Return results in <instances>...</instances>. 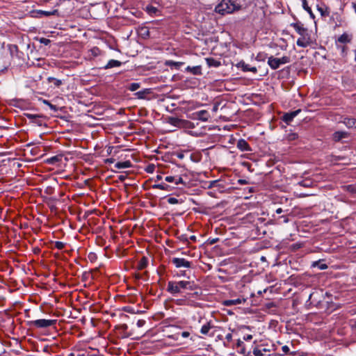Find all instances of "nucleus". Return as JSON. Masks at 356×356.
<instances>
[{
    "label": "nucleus",
    "instance_id": "79ce46f5",
    "mask_svg": "<svg viewBox=\"0 0 356 356\" xmlns=\"http://www.w3.org/2000/svg\"><path fill=\"white\" fill-rule=\"evenodd\" d=\"M253 354H254V356H263L261 350H259L257 348H254L253 350Z\"/></svg>",
    "mask_w": 356,
    "mask_h": 356
},
{
    "label": "nucleus",
    "instance_id": "4be33fe9",
    "mask_svg": "<svg viewBox=\"0 0 356 356\" xmlns=\"http://www.w3.org/2000/svg\"><path fill=\"white\" fill-rule=\"evenodd\" d=\"M317 9L320 12L321 16H323V17L329 16L330 10L326 6H325V5L322 6H318Z\"/></svg>",
    "mask_w": 356,
    "mask_h": 356
},
{
    "label": "nucleus",
    "instance_id": "9d476101",
    "mask_svg": "<svg viewBox=\"0 0 356 356\" xmlns=\"http://www.w3.org/2000/svg\"><path fill=\"white\" fill-rule=\"evenodd\" d=\"M237 147L241 150V151H247V152H250L252 151V149L250 148L249 144L248 143V142L244 140V139H240L238 140L237 142V145H236Z\"/></svg>",
    "mask_w": 356,
    "mask_h": 356
},
{
    "label": "nucleus",
    "instance_id": "c9c22d12",
    "mask_svg": "<svg viewBox=\"0 0 356 356\" xmlns=\"http://www.w3.org/2000/svg\"><path fill=\"white\" fill-rule=\"evenodd\" d=\"M65 244L61 241H56L54 243V247L57 248L58 250H62L64 248Z\"/></svg>",
    "mask_w": 356,
    "mask_h": 356
},
{
    "label": "nucleus",
    "instance_id": "1a4fd4ad",
    "mask_svg": "<svg viewBox=\"0 0 356 356\" xmlns=\"http://www.w3.org/2000/svg\"><path fill=\"white\" fill-rule=\"evenodd\" d=\"M300 112H301V110L298 109L294 111L286 113L282 116V120L289 124L293 120V118Z\"/></svg>",
    "mask_w": 356,
    "mask_h": 356
},
{
    "label": "nucleus",
    "instance_id": "2f4dec72",
    "mask_svg": "<svg viewBox=\"0 0 356 356\" xmlns=\"http://www.w3.org/2000/svg\"><path fill=\"white\" fill-rule=\"evenodd\" d=\"M60 159H61V156H58V155H56V156H54L48 159L47 160V163H49V164H55L57 162L60 161Z\"/></svg>",
    "mask_w": 356,
    "mask_h": 356
},
{
    "label": "nucleus",
    "instance_id": "49530a36",
    "mask_svg": "<svg viewBox=\"0 0 356 356\" xmlns=\"http://www.w3.org/2000/svg\"><path fill=\"white\" fill-rule=\"evenodd\" d=\"M154 168H155L154 165L152 164V165H149L147 166L146 170H147V172H152L154 171Z\"/></svg>",
    "mask_w": 356,
    "mask_h": 356
},
{
    "label": "nucleus",
    "instance_id": "2eb2a0df",
    "mask_svg": "<svg viewBox=\"0 0 356 356\" xmlns=\"http://www.w3.org/2000/svg\"><path fill=\"white\" fill-rule=\"evenodd\" d=\"M196 115H197V118L203 122H207L209 117L208 112L205 110L198 111L196 113Z\"/></svg>",
    "mask_w": 356,
    "mask_h": 356
},
{
    "label": "nucleus",
    "instance_id": "6e6d98bb",
    "mask_svg": "<svg viewBox=\"0 0 356 356\" xmlns=\"http://www.w3.org/2000/svg\"><path fill=\"white\" fill-rule=\"evenodd\" d=\"M241 354H243L244 355H248L249 353L248 354H246V351H245V348L243 346L241 348V350L238 351Z\"/></svg>",
    "mask_w": 356,
    "mask_h": 356
},
{
    "label": "nucleus",
    "instance_id": "c03bdc74",
    "mask_svg": "<svg viewBox=\"0 0 356 356\" xmlns=\"http://www.w3.org/2000/svg\"><path fill=\"white\" fill-rule=\"evenodd\" d=\"M165 180L168 182H175V176H168L165 178Z\"/></svg>",
    "mask_w": 356,
    "mask_h": 356
},
{
    "label": "nucleus",
    "instance_id": "f3484780",
    "mask_svg": "<svg viewBox=\"0 0 356 356\" xmlns=\"http://www.w3.org/2000/svg\"><path fill=\"white\" fill-rule=\"evenodd\" d=\"M201 293H202L199 292V291H195L194 293H187V296H188V298L186 296H185V298H186L185 299H178V300H176V303L177 305H184V302H185L187 299H188V298H190L191 297H193L194 296H197L200 295Z\"/></svg>",
    "mask_w": 356,
    "mask_h": 356
},
{
    "label": "nucleus",
    "instance_id": "20e7f679",
    "mask_svg": "<svg viewBox=\"0 0 356 356\" xmlns=\"http://www.w3.org/2000/svg\"><path fill=\"white\" fill-rule=\"evenodd\" d=\"M290 57L284 56L280 58L270 56L268 60V64L273 70H277L281 65L290 63Z\"/></svg>",
    "mask_w": 356,
    "mask_h": 356
},
{
    "label": "nucleus",
    "instance_id": "e433bc0d",
    "mask_svg": "<svg viewBox=\"0 0 356 356\" xmlns=\"http://www.w3.org/2000/svg\"><path fill=\"white\" fill-rule=\"evenodd\" d=\"M43 103L47 104V106H49L50 109H51L52 111H57L56 106L51 104L48 100H43Z\"/></svg>",
    "mask_w": 356,
    "mask_h": 356
},
{
    "label": "nucleus",
    "instance_id": "f704fd0d",
    "mask_svg": "<svg viewBox=\"0 0 356 356\" xmlns=\"http://www.w3.org/2000/svg\"><path fill=\"white\" fill-rule=\"evenodd\" d=\"M313 266H318L321 270H324L327 268V266L325 264H321L320 262H314L313 264Z\"/></svg>",
    "mask_w": 356,
    "mask_h": 356
},
{
    "label": "nucleus",
    "instance_id": "a211bd4d",
    "mask_svg": "<svg viewBox=\"0 0 356 356\" xmlns=\"http://www.w3.org/2000/svg\"><path fill=\"white\" fill-rule=\"evenodd\" d=\"M165 65L168 67H174L175 69L179 70L181 66L184 65L183 62H175L173 60H166Z\"/></svg>",
    "mask_w": 356,
    "mask_h": 356
},
{
    "label": "nucleus",
    "instance_id": "f257e3e1",
    "mask_svg": "<svg viewBox=\"0 0 356 356\" xmlns=\"http://www.w3.org/2000/svg\"><path fill=\"white\" fill-rule=\"evenodd\" d=\"M291 26L293 27L300 36L296 42L298 47L305 48L315 43V40H313L308 29L305 28L300 22L291 23Z\"/></svg>",
    "mask_w": 356,
    "mask_h": 356
},
{
    "label": "nucleus",
    "instance_id": "c756f323",
    "mask_svg": "<svg viewBox=\"0 0 356 356\" xmlns=\"http://www.w3.org/2000/svg\"><path fill=\"white\" fill-rule=\"evenodd\" d=\"M302 3V7L303 8L308 12V13L310 15L311 17L313 19L314 18V15L313 14L311 8L308 6L307 0H301Z\"/></svg>",
    "mask_w": 356,
    "mask_h": 356
},
{
    "label": "nucleus",
    "instance_id": "393cba45",
    "mask_svg": "<svg viewBox=\"0 0 356 356\" xmlns=\"http://www.w3.org/2000/svg\"><path fill=\"white\" fill-rule=\"evenodd\" d=\"M115 166L118 169L127 168L131 166V163L129 161H126L123 162H118L115 163Z\"/></svg>",
    "mask_w": 356,
    "mask_h": 356
},
{
    "label": "nucleus",
    "instance_id": "b1692460",
    "mask_svg": "<svg viewBox=\"0 0 356 356\" xmlns=\"http://www.w3.org/2000/svg\"><path fill=\"white\" fill-rule=\"evenodd\" d=\"M242 300L240 298L234 299V300H226L223 301V305L225 306H232L241 304Z\"/></svg>",
    "mask_w": 356,
    "mask_h": 356
},
{
    "label": "nucleus",
    "instance_id": "37998d69",
    "mask_svg": "<svg viewBox=\"0 0 356 356\" xmlns=\"http://www.w3.org/2000/svg\"><path fill=\"white\" fill-rule=\"evenodd\" d=\"M40 42L41 43L44 44V45H48L50 43L51 41L49 39H47V38H42L40 40Z\"/></svg>",
    "mask_w": 356,
    "mask_h": 356
},
{
    "label": "nucleus",
    "instance_id": "473e14b6",
    "mask_svg": "<svg viewBox=\"0 0 356 356\" xmlns=\"http://www.w3.org/2000/svg\"><path fill=\"white\" fill-rule=\"evenodd\" d=\"M312 181L309 179L303 180L298 183L299 186L305 188L311 187L312 186Z\"/></svg>",
    "mask_w": 356,
    "mask_h": 356
},
{
    "label": "nucleus",
    "instance_id": "dca6fc26",
    "mask_svg": "<svg viewBox=\"0 0 356 356\" xmlns=\"http://www.w3.org/2000/svg\"><path fill=\"white\" fill-rule=\"evenodd\" d=\"M186 70L187 72H190L191 73H192L194 75H200V74H202V70H201V66L200 65H197V66H195V67L188 66L186 68Z\"/></svg>",
    "mask_w": 356,
    "mask_h": 356
},
{
    "label": "nucleus",
    "instance_id": "e2e57ef3",
    "mask_svg": "<svg viewBox=\"0 0 356 356\" xmlns=\"http://www.w3.org/2000/svg\"><path fill=\"white\" fill-rule=\"evenodd\" d=\"M53 188H51V187H48L47 189H46V193L47 194H51L52 192H53Z\"/></svg>",
    "mask_w": 356,
    "mask_h": 356
},
{
    "label": "nucleus",
    "instance_id": "0e129e2a",
    "mask_svg": "<svg viewBox=\"0 0 356 356\" xmlns=\"http://www.w3.org/2000/svg\"><path fill=\"white\" fill-rule=\"evenodd\" d=\"M282 211H282V208H278V209L276 210V213H277V214H280V213H282Z\"/></svg>",
    "mask_w": 356,
    "mask_h": 356
},
{
    "label": "nucleus",
    "instance_id": "7c9ffc66",
    "mask_svg": "<svg viewBox=\"0 0 356 356\" xmlns=\"http://www.w3.org/2000/svg\"><path fill=\"white\" fill-rule=\"evenodd\" d=\"M47 81L49 83H53L56 87H59L62 84V81L54 77H48Z\"/></svg>",
    "mask_w": 356,
    "mask_h": 356
},
{
    "label": "nucleus",
    "instance_id": "864d4df0",
    "mask_svg": "<svg viewBox=\"0 0 356 356\" xmlns=\"http://www.w3.org/2000/svg\"><path fill=\"white\" fill-rule=\"evenodd\" d=\"M147 9L151 13H156L157 11V9L153 6L147 7Z\"/></svg>",
    "mask_w": 356,
    "mask_h": 356
},
{
    "label": "nucleus",
    "instance_id": "423d86ee",
    "mask_svg": "<svg viewBox=\"0 0 356 356\" xmlns=\"http://www.w3.org/2000/svg\"><path fill=\"white\" fill-rule=\"evenodd\" d=\"M171 262L175 266L176 268H191L193 266V261L186 260L184 258L173 257Z\"/></svg>",
    "mask_w": 356,
    "mask_h": 356
},
{
    "label": "nucleus",
    "instance_id": "5fc2aeb1",
    "mask_svg": "<svg viewBox=\"0 0 356 356\" xmlns=\"http://www.w3.org/2000/svg\"><path fill=\"white\" fill-rule=\"evenodd\" d=\"M181 334L182 337L186 338V337H189L190 333L188 332L184 331V332H182Z\"/></svg>",
    "mask_w": 356,
    "mask_h": 356
},
{
    "label": "nucleus",
    "instance_id": "ea45409f",
    "mask_svg": "<svg viewBox=\"0 0 356 356\" xmlns=\"http://www.w3.org/2000/svg\"><path fill=\"white\" fill-rule=\"evenodd\" d=\"M175 184L178 185L179 184H183L186 186V183L184 181L183 179L181 177H175Z\"/></svg>",
    "mask_w": 356,
    "mask_h": 356
},
{
    "label": "nucleus",
    "instance_id": "4468645a",
    "mask_svg": "<svg viewBox=\"0 0 356 356\" xmlns=\"http://www.w3.org/2000/svg\"><path fill=\"white\" fill-rule=\"evenodd\" d=\"M343 123L348 128L356 129V118H344Z\"/></svg>",
    "mask_w": 356,
    "mask_h": 356
},
{
    "label": "nucleus",
    "instance_id": "3c124183",
    "mask_svg": "<svg viewBox=\"0 0 356 356\" xmlns=\"http://www.w3.org/2000/svg\"><path fill=\"white\" fill-rule=\"evenodd\" d=\"M236 346L238 348H241L243 346V341L241 339L237 340Z\"/></svg>",
    "mask_w": 356,
    "mask_h": 356
},
{
    "label": "nucleus",
    "instance_id": "603ef678",
    "mask_svg": "<svg viewBox=\"0 0 356 356\" xmlns=\"http://www.w3.org/2000/svg\"><path fill=\"white\" fill-rule=\"evenodd\" d=\"M282 350L286 354L289 352V348L287 346H282Z\"/></svg>",
    "mask_w": 356,
    "mask_h": 356
},
{
    "label": "nucleus",
    "instance_id": "6e6552de",
    "mask_svg": "<svg viewBox=\"0 0 356 356\" xmlns=\"http://www.w3.org/2000/svg\"><path fill=\"white\" fill-rule=\"evenodd\" d=\"M25 116L31 120V122L37 124L38 126H42L44 123V116L42 115H35L31 113H25Z\"/></svg>",
    "mask_w": 356,
    "mask_h": 356
},
{
    "label": "nucleus",
    "instance_id": "680f3d73",
    "mask_svg": "<svg viewBox=\"0 0 356 356\" xmlns=\"http://www.w3.org/2000/svg\"><path fill=\"white\" fill-rule=\"evenodd\" d=\"M218 240L219 239L218 238H215L211 239L209 241V243L211 244V245L214 244V243H217L218 241Z\"/></svg>",
    "mask_w": 356,
    "mask_h": 356
},
{
    "label": "nucleus",
    "instance_id": "774afa93",
    "mask_svg": "<svg viewBox=\"0 0 356 356\" xmlns=\"http://www.w3.org/2000/svg\"><path fill=\"white\" fill-rule=\"evenodd\" d=\"M161 179H162V176H161V175H157V176H156V181H159V180H161Z\"/></svg>",
    "mask_w": 356,
    "mask_h": 356
},
{
    "label": "nucleus",
    "instance_id": "13d9d810",
    "mask_svg": "<svg viewBox=\"0 0 356 356\" xmlns=\"http://www.w3.org/2000/svg\"><path fill=\"white\" fill-rule=\"evenodd\" d=\"M252 339V334H248V335H246V336H245V337H243V339H244L245 341H250V340H251Z\"/></svg>",
    "mask_w": 356,
    "mask_h": 356
},
{
    "label": "nucleus",
    "instance_id": "09e8293b",
    "mask_svg": "<svg viewBox=\"0 0 356 356\" xmlns=\"http://www.w3.org/2000/svg\"><path fill=\"white\" fill-rule=\"evenodd\" d=\"M256 58H257V60H264L265 59V56L263 55V54L259 53L257 56Z\"/></svg>",
    "mask_w": 356,
    "mask_h": 356
},
{
    "label": "nucleus",
    "instance_id": "de8ad7c7",
    "mask_svg": "<svg viewBox=\"0 0 356 356\" xmlns=\"http://www.w3.org/2000/svg\"><path fill=\"white\" fill-rule=\"evenodd\" d=\"M347 190L351 193L355 192V187L353 185H348L345 186Z\"/></svg>",
    "mask_w": 356,
    "mask_h": 356
},
{
    "label": "nucleus",
    "instance_id": "58836bf2",
    "mask_svg": "<svg viewBox=\"0 0 356 356\" xmlns=\"http://www.w3.org/2000/svg\"><path fill=\"white\" fill-rule=\"evenodd\" d=\"M219 186V181L214 180L209 182V185L208 186L209 188L217 187Z\"/></svg>",
    "mask_w": 356,
    "mask_h": 356
},
{
    "label": "nucleus",
    "instance_id": "338daca9",
    "mask_svg": "<svg viewBox=\"0 0 356 356\" xmlns=\"http://www.w3.org/2000/svg\"><path fill=\"white\" fill-rule=\"evenodd\" d=\"M281 218H284V220H283V221H284V222H288L289 219H288L286 216H282Z\"/></svg>",
    "mask_w": 356,
    "mask_h": 356
},
{
    "label": "nucleus",
    "instance_id": "bb28decb",
    "mask_svg": "<svg viewBox=\"0 0 356 356\" xmlns=\"http://www.w3.org/2000/svg\"><path fill=\"white\" fill-rule=\"evenodd\" d=\"M337 49L341 51V54L343 57H345L347 55L348 47L345 44L336 43Z\"/></svg>",
    "mask_w": 356,
    "mask_h": 356
},
{
    "label": "nucleus",
    "instance_id": "052dcab7",
    "mask_svg": "<svg viewBox=\"0 0 356 356\" xmlns=\"http://www.w3.org/2000/svg\"><path fill=\"white\" fill-rule=\"evenodd\" d=\"M115 161V159L113 158L107 159L105 160L106 163H113Z\"/></svg>",
    "mask_w": 356,
    "mask_h": 356
},
{
    "label": "nucleus",
    "instance_id": "f03ea898",
    "mask_svg": "<svg viewBox=\"0 0 356 356\" xmlns=\"http://www.w3.org/2000/svg\"><path fill=\"white\" fill-rule=\"evenodd\" d=\"M197 289H199L198 285L195 284L194 282L190 281H170L167 286V291L172 295L181 293L183 292L182 290L184 289L194 291Z\"/></svg>",
    "mask_w": 356,
    "mask_h": 356
},
{
    "label": "nucleus",
    "instance_id": "4c0bfd02",
    "mask_svg": "<svg viewBox=\"0 0 356 356\" xmlns=\"http://www.w3.org/2000/svg\"><path fill=\"white\" fill-rule=\"evenodd\" d=\"M140 33L143 36L146 37V36H149V31L147 27H142L140 29Z\"/></svg>",
    "mask_w": 356,
    "mask_h": 356
},
{
    "label": "nucleus",
    "instance_id": "c85d7f7f",
    "mask_svg": "<svg viewBox=\"0 0 356 356\" xmlns=\"http://www.w3.org/2000/svg\"><path fill=\"white\" fill-rule=\"evenodd\" d=\"M150 92L149 89H144L143 90H140L136 92L134 95L138 99H145V95L149 94Z\"/></svg>",
    "mask_w": 356,
    "mask_h": 356
},
{
    "label": "nucleus",
    "instance_id": "a878e982",
    "mask_svg": "<svg viewBox=\"0 0 356 356\" xmlns=\"http://www.w3.org/2000/svg\"><path fill=\"white\" fill-rule=\"evenodd\" d=\"M213 327V326L211 325V322H207L206 324H204L201 330H200V332L202 334H207L209 332V330Z\"/></svg>",
    "mask_w": 356,
    "mask_h": 356
},
{
    "label": "nucleus",
    "instance_id": "412c9836",
    "mask_svg": "<svg viewBox=\"0 0 356 356\" xmlns=\"http://www.w3.org/2000/svg\"><path fill=\"white\" fill-rule=\"evenodd\" d=\"M153 188H158L161 190H165L170 191L172 189V187L165 183H161V184H155L152 186Z\"/></svg>",
    "mask_w": 356,
    "mask_h": 356
},
{
    "label": "nucleus",
    "instance_id": "8fccbe9b",
    "mask_svg": "<svg viewBox=\"0 0 356 356\" xmlns=\"http://www.w3.org/2000/svg\"><path fill=\"white\" fill-rule=\"evenodd\" d=\"M238 183L241 185L247 184H248V181L245 179H240L238 180Z\"/></svg>",
    "mask_w": 356,
    "mask_h": 356
},
{
    "label": "nucleus",
    "instance_id": "ddd939ff",
    "mask_svg": "<svg viewBox=\"0 0 356 356\" xmlns=\"http://www.w3.org/2000/svg\"><path fill=\"white\" fill-rule=\"evenodd\" d=\"M238 65L241 66L244 72H252L256 73L257 72L256 67H250L248 64L245 63L243 61H241Z\"/></svg>",
    "mask_w": 356,
    "mask_h": 356
},
{
    "label": "nucleus",
    "instance_id": "f8f14e48",
    "mask_svg": "<svg viewBox=\"0 0 356 356\" xmlns=\"http://www.w3.org/2000/svg\"><path fill=\"white\" fill-rule=\"evenodd\" d=\"M206 63L209 67H218L221 65V63L219 60H216L213 58H205Z\"/></svg>",
    "mask_w": 356,
    "mask_h": 356
},
{
    "label": "nucleus",
    "instance_id": "5701e85b",
    "mask_svg": "<svg viewBox=\"0 0 356 356\" xmlns=\"http://www.w3.org/2000/svg\"><path fill=\"white\" fill-rule=\"evenodd\" d=\"M148 259L145 257H143L138 263L137 268L138 270H143L147 266Z\"/></svg>",
    "mask_w": 356,
    "mask_h": 356
},
{
    "label": "nucleus",
    "instance_id": "bf43d9fd",
    "mask_svg": "<svg viewBox=\"0 0 356 356\" xmlns=\"http://www.w3.org/2000/svg\"><path fill=\"white\" fill-rule=\"evenodd\" d=\"M127 178V176L126 175H121L118 177V179L120 181H124L125 180V179Z\"/></svg>",
    "mask_w": 356,
    "mask_h": 356
},
{
    "label": "nucleus",
    "instance_id": "4d7b16f0",
    "mask_svg": "<svg viewBox=\"0 0 356 356\" xmlns=\"http://www.w3.org/2000/svg\"><path fill=\"white\" fill-rule=\"evenodd\" d=\"M225 339L228 341H231L232 340V334L231 333H228L226 337H225Z\"/></svg>",
    "mask_w": 356,
    "mask_h": 356
},
{
    "label": "nucleus",
    "instance_id": "0eeeda50",
    "mask_svg": "<svg viewBox=\"0 0 356 356\" xmlns=\"http://www.w3.org/2000/svg\"><path fill=\"white\" fill-rule=\"evenodd\" d=\"M168 122L177 127H187L188 124L191 123L188 120L179 119L175 117L168 118Z\"/></svg>",
    "mask_w": 356,
    "mask_h": 356
},
{
    "label": "nucleus",
    "instance_id": "a19ab883",
    "mask_svg": "<svg viewBox=\"0 0 356 356\" xmlns=\"http://www.w3.org/2000/svg\"><path fill=\"white\" fill-rule=\"evenodd\" d=\"M168 202L171 204H175L179 203V200L175 197H169L168 199Z\"/></svg>",
    "mask_w": 356,
    "mask_h": 356
},
{
    "label": "nucleus",
    "instance_id": "a18cd8bd",
    "mask_svg": "<svg viewBox=\"0 0 356 356\" xmlns=\"http://www.w3.org/2000/svg\"><path fill=\"white\" fill-rule=\"evenodd\" d=\"M145 324V320H143V319H140V320H138V321H137V323H136V325H137V326H138V327H143Z\"/></svg>",
    "mask_w": 356,
    "mask_h": 356
},
{
    "label": "nucleus",
    "instance_id": "aec40b11",
    "mask_svg": "<svg viewBox=\"0 0 356 356\" xmlns=\"http://www.w3.org/2000/svg\"><path fill=\"white\" fill-rule=\"evenodd\" d=\"M122 63L117 60H110L108 63L104 66V69H109L115 67H120Z\"/></svg>",
    "mask_w": 356,
    "mask_h": 356
},
{
    "label": "nucleus",
    "instance_id": "7ed1b4c3",
    "mask_svg": "<svg viewBox=\"0 0 356 356\" xmlns=\"http://www.w3.org/2000/svg\"><path fill=\"white\" fill-rule=\"evenodd\" d=\"M241 8V6L237 3L236 0H221L216 6L215 12L225 15L239 10Z\"/></svg>",
    "mask_w": 356,
    "mask_h": 356
},
{
    "label": "nucleus",
    "instance_id": "69168bd1",
    "mask_svg": "<svg viewBox=\"0 0 356 356\" xmlns=\"http://www.w3.org/2000/svg\"><path fill=\"white\" fill-rule=\"evenodd\" d=\"M177 157L181 159L184 158V154L182 153H179L177 154Z\"/></svg>",
    "mask_w": 356,
    "mask_h": 356
},
{
    "label": "nucleus",
    "instance_id": "72a5a7b5",
    "mask_svg": "<svg viewBox=\"0 0 356 356\" xmlns=\"http://www.w3.org/2000/svg\"><path fill=\"white\" fill-rule=\"evenodd\" d=\"M140 87V83H131L128 89L131 91H136Z\"/></svg>",
    "mask_w": 356,
    "mask_h": 356
},
{
    "label": "nucleus",
    "instance_id": "6ab92c4d",
    "mask_svg": "<svg viewBox=\"0 0 356 356\" xmlns=\"http://www.w3.org/2000/svg\"><path fill=\"white\" fill-rule=\"evenodd\" d=\"M348 134L345 131H336L333 134V138L335 141H339L343 138H346Z\"/></svg>",
    "mask_w": 356,
    "mask_h": 356
},
{
    "label": "nucleus",
    "instance_id": "39448f33",
    "mask_svg": "<svg viewBox=\"0 0 356 356\" xmlns=\"http://www.w3.org/2000/svg\"><path fill=\"white\" fill-rule=\"evenodd\" d=\"M56 320H46V319H38L35 321H28V325L31 327H35L37 328H47L50 326L55 325Z\"/></svg>",
    "mask_w": 356,
    "mask_h": 356
},
{
    "label": "nucleus",
    "instance_id": "9b49d317",
    "mask_svg": "<svg viewBox=\"0 0 356 356\" xmlns=\"http://www.w3.org/2000/svg\"><path fill=\"white\" fill-rule=\"evenodd\" d=\"M351 40L352 35L346 33H344L338 38L337 40L336 41V43L345 44L346 43H350Z\"/></svg>",
    "mask_w": 356,
    "mask_h": 356
},
{
    "label": "nucleus",
    "instance_id": "cd10ccee",
    "mask_svg": "<svg viewBox=\"0 0 356 356\" xmlns=\"http://www.w3.org/2000/svg\"><path fill=\"white\" fill-rule=\"evenodd\" d=\"M38 13L47 17L50 15H58V10L57 9H54L51 11L39 10Z\"/></svg>",
    "mask_w": 356,
    "mask_h": 356
}]
</instances>
